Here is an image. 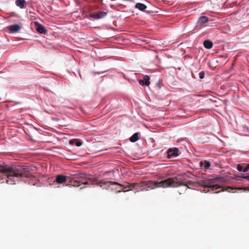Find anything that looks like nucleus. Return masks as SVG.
Wrapping results in <instances>:
<instances>
[{
	"label": "nucleus",
	"mask_w": 249,
	"mask_h": 249,
	"mask_svg": "<svg viewBox=\"0 0 249 249\" xmlns=\"http://www.w3.org/2000/svg\"><path fill=\"white\" fill-rule=\"evenodd\" d=\"M31 175V169L27 166H18L15 167L4 168L0 166V178L6 177V182L14 184L22 178H29Z\"/></svg>",
	"instance_id": "nucleus-1"
},
{
	"label": "nucleus",
	"mask_w": 249,
	"mask_h": 249,
	"mask_svg": "<svg viewBox=\"0 0 249 249\" xmlns=\"http://www.w3.org/2000/svg\"><path fill=\"white\" fill-rule=\"evenodd\" d=\"M184 175H178L177 176L165 179V182H163L166 188H176L177 187H182L183 191L179 192V194H184L187 190L189 189V185L193 184L191 181H186L184 178Z\"/></svg>",
	"instance_id": "nucleus-2"
},
{
	"label": "nucleus",
	"mask_w": 249,
	"mask_h": 249,
	"mask_svg": "<svg viewBox=\"0 0 249 249\" xmlns=\"http://www.w3.org/2000/svg\"><path fill=\"white\" fill-rule=\"evenodd\" d=\"M164 181L165 180L160 181H153L152 180L143 181L139 183H133L131 185L133 188L138 187L139 189L138 191H145L159 187L165 188L166 186H164V185L163 184V182H165Z\"/></svg>",
	"instance_id": "nucleus-3"
},
{
	"label": "nucleus",
	"mask_w": 249,
	"mask_h": 249,
	"mask_svg": "<svg viewBox=\"0 0 249 249\" xmlns=\"http://www.w3.org/2000/svg\"><path fill=\"white\" fill-rule=\"evenodd\" d=\"M226 179L223 177H218L214 179H204L200 181L198 183L199 185L204 187L210 189L211 191H216L218 189L222 188L221 186H219L215 184V182L220 183L224 182Z\"/></svg>",
	"instance_id": "nucleus-4"
},
{
	"label": "nucleus",
	"mask_w": 249,
	"mask_h": 249,
	"mask_svg": "<svg viewBox=\"0 0 249 249\" xmlns=\"http://www.w3.org/2000/svg\"><path fill=\"white\" fill-rule=\"evenodd\" d=\"M89 175L85 174H76L72 175L70 177V180L66 186H73L79 187L83 180L89 179Z\"/></svg>",
	"instance_id": "nucleus-5"
},
{
	"label": "nucleus",
	"mask_w": 249,
	"mask_h": 249,
	"mask_svg": "<svg viewBox=\"0 0 249 249\" xmlns=\"http://www.w3.org/2000/svg\"><path fill=\"white\" fill-rule=\"evenodd\" d=\"M132 183H129L128 185H123L122 184H119V183L117 182H111L109 181H99L97 183V185L100 186L101 187H103L104 185H106L107 186H109L111 185H117L118 186V188H117L119 189L118 192H121L122 191L124 190V189H128L130 190V188H133L132 186L131 185Z\"/></svg>",
	"instance_id": "nucleus-6"
},
{
	"label": "nucleus",
	"mask_w": 249,
	"mask_h": 249,
	"mask_svg": "<svg viewBox=\"0 0 249 249\" xmlns=\"http://www.w3.org/2000/svg\"><path fill=\"white\" fill-rule=\"evenodd\" d=\"M34 24L36 27V31L40 34H45L47 33V30L43 25H42L40 23H38V22L35 21L34 22Z\"/></svg>",
	"instance_id": "nucleus-7"
},
{
	"label": "nucleus",
	"mask_w": 249,
	"mask_h": 249,
	"mask_svg": "<svg viewBox=\"0 0 249 249\" xmlns=\"http://www.w3.org/2000/svg\"><path fill=\"white\" fill-rule=\"evenodd\" d=\"M68 177L62 175H58L56 177V178L54 182H56L58 184L65 183L67 181V178Z\"/></svg>",
	"instance_id": "nucleus-8"
},
{
	"label": "nucleus",
	"mask_w": 249,
	"mask_h": 249,
	"mask_svg": "<svg viewBox=\"0 0 249 249\" xmlns=\"http://www.w3.org/2000/svg\"><path fill=\"white\" fill-rule=\"evenodd\" d=\"M10 33H18L21 27L18 24H14L8 27Z\"/></svg>",
	"instance_id": "nucleus-9"
},
{
	"label": "nucleus",
	"mask_w": 249,
	"mask_h": 249,
	"mask_svg": "<svg viewBox=\"0 0 249 249\" xmlns=\"http://www.w3.org/2000/svg\"><path fill=\"white\" fill-rule=\"evenodd\" d=\"M178 148H175L173 149H169L168 150L169 157H177L178 156Z\"/></svg>",
	"instance_id": "nucleus-10"
},
{
	"label": "nucleus",
	"mask_w": 249,
	"mask_h": 249,
	"mask_svg": "<svg viewBox=\"0 0 249 249\" xmlns=\"http://www.w3.org/2000/svg\"><path fill=\"white\" fill-rule=\"evenodd\" d=\"M149 77L146 75L143 76L142 80H140L139 81V84L141 85H146V86H149L150 84V81H149Z\"/></svg>",
	"instance_id": "nucleus-11"
},
{
	"label": "nucleus",
	"mask_w": 249,
	"mask_h": 249,
	"mask_svg": "<svg viewBox=\"0 0 249 249\" xmlns=\"http://www.w3.org/2000/svg\"><path fill=\"white\" fill-rule=\"evenodd\" d=\"M15 3L17 6L23 9L26 7V1L25 0H16Z\"/></svg>",
	"instance_id": "nucleus-12"
},
{
	"label": "nucleus",
	"mask_w": 249,
	"mask_h": 249,
	"mask_svg": "<svg viewBox=\"0 0 249 249\" xmlns=\"http://www.w3.org/2000/svg\"><path fill=\"white\" fill-rule=\"evenodd\" d=\"M231 190H243L244 191H249V187H237V188H236V187L233 188V187H227L225 189V190L226 191H228V192H229Z\"/></svg>",
	"instance_id": "nucleus-13"
},
{
	"label": "nucleus",
	"mask_w": 249,
	"mask_h": 249,
	"mask_svg": "<svg viewBox=\"0 0 249 249\" xmlns=\"http://www.w3.org/2000/svg\"><path fill=\"white\" fill-rule=\"evenodd\" d=\"M107 13L105 12H100L94 14L92 17L95 18L99 19L102 18L107 15Z\"/></svg>",
	"instance_id": "nucleus-14"
},
{
	"label": "nucleus",
	"mask_w": 249,
	"mask_h": 249,
	"mask_svg": "<svg viewBox=\"0 0 249 249\" xmlns=\"http://www.w3.org/2000/svg\"><path fill=\"white\" fill-rule=\"evenodd\" d=\"M135 7L140 11H144L146 9L147 6L142 3L138 2L135 4Z\"/></svg>",
	"instance_id": "nucleus-15"
},
{
	"label": "nucleus",
	"mask_w": 249,
	"mask_h": 249,
	"mask_svg": "<svg viewBox=\"0 0 249 249\" xmlns=\"http://www.w3.org/2000/svg\"><path fill=\"white\" fill-rule=\"evenodd\" d=\"M209 21V18L206 16H201L199 18L198 23L200 25L207 22Z\"/></svg>",
	"instance_id": "nucleus-16"
},
{
	"label": "nucleus",
	"mask_w": 249,
	"mask_h": 249,
	"mask_svg": "<svg viewBox=\"0 0 249 249\" xmlns=\"http://www.w3.org/2000/svg\"><path fill=\"white\" fill-rule=\"evenodd\" d=\"M203 45L205 48L210 49L213 47V44L212 41L206 40L204 41Z\"/></svg>",
	"instance_id": "nucleus-17"
},
{
	"label": "nucleus",
	"mask_w": 249,
	"mask_h": 249,
	"mask_svg": "<svg viewBox=\"0 0 249 249\" xmlns=\"http://www.w3.org/2000/svg\"><path fill=\"white\" fill-rule=\"evenodd\" d=\"M199 165L201 167L204 165V167L205 170L208 169L210 167V162L207 160H204V161H200Z\"/></svg>",
	"instance_id": "nucleus-18"
},
{
	"label": "nucleus",
	"mask_w": 249,
	"mask_h": 249,
	"mask_svg": "<svg viewBox=\"0 0 249 249\" xmlns=\"http://www.w3.org/2000/svg\"><path fill=\"white\" fill-rule=\"evenodd\" d=\"M71 144H75L77 146H80L82 145V142L77 139L71 140L69 142Z\"/></svg>",
	"instance_id": "nucleus-19"
},
{
	"label": "nucleus",
	"mask_w": 249,
	"mask_h": 249,
	"mask_svg": "<svg viewBox=\"0 0 249 249\" xmlns=\"http://www.w3.org/2000/svg\"><path fill=\"white\" fill-rule=\"evenodd\" d=\"M139 139L138 133H134L130 138V141L131 142H134Z\"/></svg>",
	"instance_id": "nucleus-20"
},
{
	"label": "nucleus",
	"mask_w": 249,
	"mask_h": 249,
	"mask_svg": "<svg viewBox=\"0 0 249 249\" xmlns=\"http://www.w3.org/2000/svg\"><path fill=\"white\" fill-rule=\"evenodd\" d=\"M237 169L239 172H242V171L243 172L244 167L242 166V165L241 164H238L237 165Z\"/></svg>",
	"instance_id": "nucleus-21"
},
{
	"label": "nucleus",
	"mask_w": 249,
	"mask_h": 249,
	"mask_svg": "<svg viewBox=\"0 0 249 249\" xmlns=\"http://www.w3.org/2000/svg\"><path fill=\"white\" fill-rule=\"evenodd\" d=\"M239 177L246 179L249 181V174L248 175L245 176L243 174H241L240 176H239Z\"/></svg>",
	"instance_id": "nucleus-22"
},
{
	"label": "nucleus",
	"mask_w": 249,
	"mask_h": 249,
	"mask_svg": "<svg viewBox=\"0 0 249 249\" xmlns=\"http://www.w3.org/2000/svg\"><path fill=\"white\" fill-rule=\"evenodd\" d=\"M249 169V164H246V166L244 168L243 172H246Z\"/></svg>",
	"instance_id": "nucleus-23"
},
{
	"label": "nucleus",
	"mask_w": 249,
	"mask_h": 249,
	"mask_svg": "<svg viewBox=\"0 0 249 249\" xmlns=\"http://www.w3.org/2000/svg\"><path fill=\"white\" fill-rule=\"evenodd\" d=\"M204 72L203 71H201L199 73V78L200 79H203L204 78Z\"/></svg>",
	"instance_id": "nucleus-24"
},
{
	"label": "nucleus",
	"mask_w": 249,
	"mask_h": 249,
	"mask_svg": "<svg viewBox=\"0 0 249 249\" xmlns=\"http://www.w3.org/2000/svg\"><path fill=\"white\" fill-rule=\"evenodd\" d=\"M85 180H83V181H82L80 183V185L81 184H84V185H87L89 184V182L87 181H85Z\"/></svg>",
	"instance_id": "nucleus-25"
},
{
	"label": "nucleus",
	"mask_w": 249,
	"mask_h": 249,
	"mask_svg": "<svg viewBox=\"0 0 249 249\" xmlns=\"http://www.w3.org/2000/svg\"><path fill=\"white\" fill-rule=\"evenodd\" d=\"M180 188L178 190V193H179V192H182L183 191V188L182 187H179Z\"/></svg>",
	"instance_id": "nucleus-26"
},
{
	"label": "nucleus",
	"mask_w": 249,
	"mask_h": 249,
	"mask_svg": "<svg viewBox=\"0 0 249 249\" xmlns=\"http://www.w3.org/2000/svg\"><path fill=\"white\" fill-rule=\"evenodd\" d=\"M219 192H220V191L215 192V193H219Z\"/></svg>",
	"instance_id": "nucleus-27"
}]
</instances>
